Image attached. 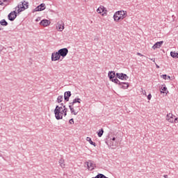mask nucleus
I'll use <instances>...</instances> for the list:
<instances>
[{
    "instance_id": "1",
    "label": "nucleus",
    "mask_w": 178,
    "mask_h": 178,
    "mask_svg": "<svg viewBox=\"0 0 178 178\" xmlns=\"http://www.w3.org/2000/svg\"><path fill=\"white\" fill-rule=\"evenodd\" d=\"M80 104H81V99L79 97H76L69 104V108L72 115H77L80 112Z\"/></svg>"
},
{
    "instance_id": "2",
    "label": "nucleus",
    "mask_w": 178,
    "mask_h": 178,
    "mask_svg": "<svg viewBox=\"0 0 178 178\" xmlns=\"http://www.w3.org/2000/svg\"><path fill=\"white\" fill-rule=\"evenodd\" d=\"M55 118L57 120H60L63 119V115H65V112H63V107L56 106L54 109Z\"/></svg>"
},
{
    "instance_id": "3",
    "label": "nucleus",
    "mask_w": 178,
    "mask_h": 178,
    "mask_svg": "<svg viewBox=\"0 0 178 178\" xmlns=\"http://www.w3.org/2000/svg\"><path fill=\"white\" fill-rule=\"evenodd\" d=\"M127 17V12L124 10L117 11L113 15L115 22H119L120 20H123V19H124V17Z\"/></svg>"
},
{
    "instance_id": "4",
    "label": "nucleus",
    "mask_w": 178,
    "mask_h": 178,
    "mask_svg": "<svg viewBox=\"0 0 178 178\" xmlns=\"http://www.w3.org/2000/svg\"><path fill=\"white\" fill-rule=\"evenodd\" d=\"M108 77H109L111 81L115 83V84H118V83H119V79H118V78L116 76V73H115V72H113V71L109 72Z\"/></svg>"
},
{
    "instance_id": "5",
    "label": "nucleus",
    "mask_w": 178,
    "mask_h": 178,
    "mask_svg": "<svg viewBox=\"0 0 178 178\" xmlns=\"http://www.w3.org/2000/svg\"><path fill=\"white\" fill-rule=\"evenodd\" d=\"M166 120H168V122H170V123H173V122L174 123H178V118L170 113L167 115Z\"/></svg>"
},
{
    "instance_id": "6",
    "label": "nucleus",
    "mask_w": 178,
    "mask_h": 178,
    "mask_svg": "<svg viewBox=\"0 0 178 178\" xmlns=\"http://www.w3.org/2000/svg\"><path fill=\"white\" fill-rule=\"evenodd\" d=\"M17 10V13H20V12H23L24 10H26V6H24V4L23 2H21L16 8L15 11Z\"/></svg>"
},
{
    "instance_id": "7",
    "label": "nucleus",
    "mask_w": 178,
    "mask_h": 178,
    "mask_svg": "<svg viewBox=\"0 0 178 178\" xmlns=\"http://www.w3.org/2000/svg\"><path fill=\"white\" fill-rule=\"evenodd\" d=\"M60 56H62L63 58H65V56H66V55H67V54H69V50L67 49V48H63V49H60L58 51Z\"/></svg>"
},
{
    "instance_id": "8",
    "label": "nucleus",
    "mask_w": 178,
    "mask_h": 178,
    "mask_svg": "<svg viewBox=\"0 0 178 178\" xmlns=\"http://www.w3.org/2000/svg\"><path fill=\"white\" fill-rule=\"evenodd\" d=\"M8 20L13 22V20L17 17V13H16V10L12 11L10 14H8Z\"/></svg>"
},
{
    "instance_id": "9",
    "label": "nucleus",
    "mask_w": 178,
    "mask_h": 178,
    "mask_svg": "<svg viewBox=\"0 0 178 178\" xmlns=\"http://www.w3.org/2000/svg\"><path fill=\"white\" fill-rule=\"evenodd\" d=\"M59 59H60V56L58 51L52 53V54H51V60L53 62H56V60H59Z\"/></svg>"
},
{
    "instance_id": "10",
    "label": "nucleus",
    "mask_w": 178,
    "mask_h": 178,
    "mask_svg": "<svg viewBox=\"0 0 178 178\" xmlns=\"http://www.w3.org/2000/svg\"><path fill=\"white\" fill-rule=\"evenodd\" d=\"M116 77L120 80H128L129 76L126 74L116 73Z\"/></svg>"
},
{
    "instance_id": "11",
    "label": "nucleus",
    "mask_w": 178,
    "mask_h": 178,
    "mask_svg": "<svg viewBox=\"0 0 178 178\" xmlns=\"http://www.w3.org/2000/svg\"><path fill=\"white\" fill-rule=\"evenodd\" d=\"M56 29L58 31H63V30H65V24H63V22H58L56 25Z\"/></svg>"
},
{
    "instance_id": "12",
    "label": "nucleus",
    "mask_w": 178,
    "mask_h": 178,
    "mask_svg": "<svg viewBox=\"0 0 178 178\" xmlns=\"http://www.w3.org/2000/svg\"><path fill=\"white\" fill-rule=\"evenodd\" d=\"M117 84H118L120 88H122L123 90H127V88H129V83L120 82V81H119Z\"/></svg>"
},
{
    "instance_id": "13",
    "label": "nucleus",
    "mask_w": 178,
    "mask_h": 178,
    "mask_svg": "<svg viewBox=\"0 0 178 178\" xmlns=\"http://www.w3.org/2000/svg\"><path fill=\"white\" fill-rule=\"evenodd\" d=\"M42 10H45V3H41L33 10L34 12H41Z\"/></svg>"
},
{
    "instance_id": "14",
    "label": "nucleus",
    "mask_w": 178,
    "mask_h": 178,
    "mask_svg": "<svg viewBox=\"0 0 178 178\" xmlns=\"http://www.w3.org/2000/svg\"><path fill=\"white\" fill-rule=\"evenodd\" d=\"M86 163L89 170H94V168H95V163H94V161L89 160Z\"/></svg>"
},
{
    "instance_id": "15",
    "label": "nucleus",
    "mask_w": 178,
    "mask_h": 178,
    "mask_svg": "<svg viewBox=\"0 0 178 178\" xmlns=\"http://www.w3.org/2000/svg\"><path fill=\"white\" fill-rule=\"evenodd\" d=\"M40 26H43L44 27H47V26H49L51 24V22L48 19H42L40 23Z\"/></svg>"
},
{
    "instance_id": "16",
    "label": "nucleus",
    "mask_w": 178,
    "mask_h": 178,
    "mask_svg": "<svg viewBox=\"0 0 178 178\" xmlns=\"http://www.w3.org/2000/svg\"><path fill=\"white\" fill-rule=\"evenodd\" d=\"M163 44V41L157 42L154 44V46L152 47V49H156L158 48H161Z\"/></svg>"
},
{
    "instance_id": "17",
    "label": "nucleus",
    "mask_w": 178,
    "mask_h": 178,
    "mask_svg": "<svg viewBox=\"0 0 178 178\" xmlns=\"http://www.w3.org/2000/svg\"><path fill=\"white\" fill-rule=\"evenodd\" d=\"M70 97H72V92L70 91H67L64 93V99L67 102H68L69 98H70Z\"/></svg>"
},
{
    "instance_id": "18",
    "label": "nucleus",
    "mask_w": 178,
    "mask_h": 178,
    "mask_svg": "<svg viewBox=\"0 0 178 178\" xmlns=\"http://www.w3.org/2000/svg\"><path fill=\"white\" fill-rule=\"evenodd\" d=\"M59 163H60V168H62L63 169H64L65 168V160L63 159H60L59 160Z\"/></svg>"
},
{
    "instance_id": "19",
    "label": "nucleus",
    "mask_w": 178,
    "mask_h": 178,
    "mask_svg": "<svg viewBox=\"0 0 178 178\" xmlns=\"http://www.w3.org/2000/svg\"><path fill=\"white\" fill-rule=\"evenodd\" d=\"M110 147H111L113 149H115L116 147H118V143L116 142L111 141Z\"/></svg>"
},
{
    "instance_id": "20",
    "label": "nucleus",
    "mask_w": 178,
    "mask_h": 178,
    "mask_svg": "<svg viewBox=\"0 0 178 178\" xmlns=\"http://www.w3.org/2000/svg\"><path fill=\"white\" fill-rule=\"evenodd\" d=\"M86 140L88 141V143H89L91 145H94V147H95V143H94V142L91 140V138L87 137V138H86Z\"/></svg>"
},
{
    "instance_id": "21",
    "label": "nucleus",
    "mask_w": 178,
    "mask_h": 178,
    "mask_svg": "<svg viewBox=\"0 0 178 178\" xmlns=\"http://www.w3.org/2000/svg\"><path fill=\"white\" fill-rule=\"evenodd\" d=\"M97 12L99 14L103 13L104 12V6H100L97 9Z\"/></svg>"
},
{
    "instance_id": "22",
    "label": "nucleus",
    "mask_w": 178,
    "mask_h": 178,
    "mask_svg": "<svg viewBox=\"0 0 178 178\" xmlns=\"http://www.w3.org/2000/svg\"><path fill=\"white\" fill-rule=\"evenodd\" d=\"M170 56H172V58H178V53H176V51H171Z\"/></svg>"
},
{
    "instance_id": "23",
    "label": "nucleus",
    "mask_w": 178,
    "mask_h": 178,
    "mask_svg": "<svg viewBox=\"0 0 178 178\" xmlns=\"http://www.w3.org/2000/svg\"><path fill=\"white\" fill-rule=\"evenodd\" d=\"M162 91L161 92H163V94H168V88L166 86L161 87Z\"/></svg>"
},
{
    "instance_id": "24",
    "label": "nucleus",
    "mask_w": 178,
    "mask_h": 178,
    "mask_svg": "<svg viewBox=\"0 0 178 178\" xmlns=\"http://www.w3.org/2000/svg\"><path fill=\"white\" fill-rule=\"evenodd\" d=\"M0 24L1 26H8V22H6V20H5V19H1L0 21Z\"/></svg>"
},
{
    "instance_id": "25",
    "label": "nucleus",
    "mask_w": 178,
    "mask_h": 178,
    "mask_svg": "<svg viewBox=\"0 0 178 178\" xmlns=\"http://www.w3.org/2000/svg\"><path fill=\"white\" fill-rule=\"evenodd\" d=\"M103 134H104V129H102L99 130V132L97 134L98 137H102Z\"/></svg>"
},
{
    "instance_id": "26",
    "label": "nucleus",
    "mask_w": 178,
    "mask_h": 178,
    "mask_svg": "<svg viewBox=\"0 0 178 178\" xmlns=\"http://www.w3.org/2000/svg\"><path fill=\"white\" fill-rule=\"evenodd\" d=\"M62 101H63V96H58L57 98L58 103L60 104V102H62Z\"/></svg>"
},
{
    "instance_id": "27",
    "label": "nucleus",
    "mask_w": 178,
    "mask_h": 178,
    "mask_svg": "<svg viewBox=\"0 0 178 178\" xmlns=\"http://www.w3.org/2000/svg\"><path fill=\"white\" fill-rule=\"evenodd\" d=\"M162 77L164 80H167L168 79H170V76H168L166 74H163L162 75Z\"/></svg>"
},
{
    "instance_id": "28",
    "label": "nucleus",
    "mask_w": 178,
    "mask_h": 178,
    "mask_svg": "<svg viewBox=\"0 0 178 178\" xmlns=\"http://www.w3.org/2000/svg\"><path fill=\"white\" fill-rule=\"evenodd\" d=\"M63 112H64V116H66L67 115V108H63Z\"/></svg>"
},
{
    "instance_id": "29",
    "label": "nucleus",
    "mask_w": 178,
    "mask_h": 178,
    "mask_svg": "<svg viewBox=\"0 0 178 178\" xmlns=\"http://www.w3.org/2000/svg\"><path fill=\"white\" fill-rule=\"evenodd\" d=\"M23 4L24 5L26 9H27V8H29V3L26 2V1H24L23 2Z\"/></svg>"
},
{
    "instance_id": "30",
    "label": "nucleus",
    "mask_w": 178,
    "mask_h": 178,
    "mask_svg": "<svg viewBox=\"0 0 178 178\" xmlns=\"http://www.w3.org/2000/svg\"><path fill=\"white\" fill-rule=\"evenodd\" d=\"M69 123L70 124H73V123H74V120H73V118L70 119V121H69Z\"/></svg>"
},
{
    "instance_id": "31",
    "label": "nucleus",
    "mask_w": 178,
    "mask_h": 178,
    "mask_svg": "<svg viewBox=\"0 0 178 178\" xmlns=\"http://www.w3.org/2000/svg\"><path fill=\"white\" fill-rule=\"evenodd\" d=\"M151 98H152V95L151 94H149L147 96V99L151 100Z\"/></svg>"
},
{
    "instance_id": "32",
    "label": "nucleus",
    "mask_w": 178,
    "mask_h": 178,
    "mask_svg": "<svg viewBox=\"0 0 178 178\" xmlns=\"http://www.w3.org/2000/svg\"><path fill=\"white\" fill-rule=\"evenodd\" d=\"M142 94H143V95H147V92H145V90H144L142 89Z\"/></svg>"
},
{
    "instance_id": "33",
    "label": "nucleus",
    "mask_w": 178,
    "mask_h": 178,
    "mask_svg": "<svg viewBox=\"0 0 178 178\" xmlns=\"http://www.w3.org/2000/svg\"><path fill=\"white\" fill-rule=\"evenodd\" d=\"M3 1V2H10V0H2Z\"/></svg>"
},
{
    "instance_id": "34",
    "label": "nucleus",
    "mask_w": 178,
    "mask_h": 178,
    "mask_svg": "<svg viewBox=\"0 0 178 178\" xmlns=\"http://www.w3.org/2000/svg\"><path fill=\"white\" fill-rule=\"evenodd\" d=\"M0 5H3V0H0Z\"/></svg>"
},
{
    "instance_id": "35",
    "label": "nucleus",
    "mask_w": 178,
    "mask_h": 178,
    "mask_svg": "<svg viewBox=\"0 0 178 178\" xmlns=\"http://www.w3.org/2000/svg\"><path fill=\"white\" fill-rule=\"evenodd\" d=\"M137 55H138L139 56H143V54H141L140 53H137Z\"/></svg>"
},
{
    "instance_id": "36",
    "label": "nucleus",
    "mask_w": 178,
    "mask_h": 178,
    "mask_svg": "<svg viewBox=\"0 0 178 178\" xmlns=\"http://www.w3.org/2000/svg\"><path fill=\"white\" fill-rule=\"evenodd\" d=\"M115 140H116V138H113L111 141L114 142Z\"/></svg>"
},
{
    "instance_id": "37",
    "label": "nucleus",
    "mask_w": 178,
    "mask_h": 178,
    "mask_svg": "<svg viewBox=\"0 0 178 178\" xmlns=\"http://www.w3.org/2000/svg\"><path fill=\"white\" fill-rule=\"evenodd\" d=\"M156 67L157 69H159V65H158L157 64H156Z\"/></svg>"
},
{
    "instance_id": "38",
    "label": "nucleus",
    "mask_w": 178,
    "mask_h": 178,
    "mask_svg": "<svg viewBox=\"0 0 178 178\" xmlns=\"http://www.w3.org/2000/svg\"><path fill=\"white\" fill-rule=\"evenodd\" d=\"M163 177L164 178H168V175H163Z\"/></svg>"
},
{
    "instance_id": "39",
    "label": "nucleus",
    "mask_w": 178,
    "mask_h": 178,
    "mask_svg": "<svg viewBox=\"0 0 178 178\" xmlns=\"http://www.w3.org/2000/svg\"><path fill=\"white\" fill-rule=\"evenodd\" d=\"M40 20V17H38V19H36V22H39Z\"/></svg>"
},
{
    "instance_id": "40",
    "label": "nucleus",
    "mask_w": 178,
    "mask_h": 178,
    "mask_svg": "<svg viewBox=\"0 0 178 178\" xmlns=\"http://www.w3.org/2000/svg\"><path fill=\"white\" fill-rule=\"evenodd\" d=\"M63 108H64V109H65V108H66V106H63Z\"/></svg>"
},
{
    "instance_id": "41",
    "label": "nucleus",
    "mask_w": 178,
    "mask_h": 178,
    "mask_svg": "<svg viewBox=\"0 0 178 178\" xmlns=\"http://www.w3.org/2000/svg\"><path fill=\"white\" fill-rule=\"evenodd\" d=\"M0 30H2V29L0 28Z\"/></svg>"
}]
</instances>
